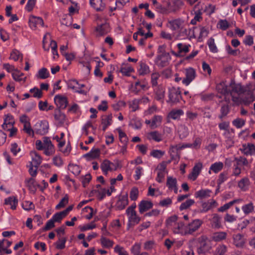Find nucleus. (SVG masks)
I'll return each mask as SVG.
<instances>
[{"mask_svg":"<svg viewBox=\"0 0 255 255\" xmlns=\"http://www.w3.org/2000/svg\"><path fill=\"white\" fill-rule=\"evenodd\" d=\"M216 89L219 93L225 96V100L227 102L230 101L229 95L234 104L237 105L242 103L248 105L254 101V88L250 84L244 87L240 84L232 82L229 85L225 82H222L217 85Z\"/></svg>","mask_w":255,"mask_h":255,"instance_id":"1","label":"nucleus"},{"mask_svg":"<svg viewBox=\"0 0 255 255\" xmlns=\"http://www.w3.org/2000/svg\"><path fill=\"white\" fill-rule=\"evenodd\" d=\"M178 217L173 215L168 218L166 221V227L172 230L175 234H180L183 235H187L186 226L182 221H177Z\"/></svg>","mask_w":255,"mask_h":255,"instance_id":"2","label":"nucleus"},{"mask_svg":"<svg viewBox=\"0 0 255 255\" xmlns=\"http://www.w3.org/2000/svg\"><path fill=\"white\" fill-rule=\"evenodd\" d=\"M96 22L97 26L96 28V31L99 36L104 35L110 32V25L107 22L106 19L103 18L99 15H97Z\"/></svg>","mask_w":255,"mask_h":255,"instance_id":"3","label":"nucleus"},{"mask_svg":"<svg viewBox=\"0 0 255 255\" xmlns=\"http://www.w3.org/2000/svg\"><path fill=\"white\" fill-rule=\"evenodd\" d=\"M168 98L167 101L168 103L173 104L179 102L181 99V92L178 89L171 87L168 90Z\"/></svg>","mask_w":255,"mask_h":255,"instance_id":"4","label":"nucleus"},{"mask_svg":"<svg viewBox=\"0 0 255 255\" xmlns=\"http://www.w3.org/2000/svg\"><path fill=\"white\" fill-rule=\"evenodd\" d=\"M126 213L128 219V229L137 224L139 222L140 219L137 216L135 210H133L131 208H128L126 210Z\"/></svg>","mask_w":255,"mask_h":255,"instance_id":"5","label":"nucleus"},{"mask_svg":"<svg viewBox=\"0 0 255 255\" xmlns=\"http://www.w3.org/2000/svg\"><path fill=\"white\" fill-rule=\"evenodd\" d=\"M203 222L200 219H195L186 226L187 235H191L198 231L203 224Z\"/></svg>","mask_w":255,"mask_h":255,"instance_id":"6","label":"nucleus"},{"mask_svg":"<svg viewBox=\"0 0 255 255\" xmlns=\"http://www.w3.org/2000/svg\"><path fill=\"white\" fill-rule=\"evenodd\" d=\"M153 87L154 99L163 103L165 97V88L162 85H159Z\"/></svg>","mask_w":255,"mask_h":255,"instance_id":"7","label":"nucleus"},{"mask_svg":"<svg viewBox=\"0 0 255 255\" xmlns=\"http://www.w3.org/2000/svg\"><path fill=\"white\" fill-rule=\"evenodd\" d=\"M43 149H44V153L46 155H52L55 152L54 146L48 137H43Z\"/></svg>","mask_w":255,"mask_h":255,"instance_id":"8","label":"nucleus"},{"mask_svg":"<svg viewBox=\"0 0 255 255\" xmlns=\"http://www.w3.org/2000/svg\"><path fill=\"white\" fill-rule=\"evenodd\" d=\"M44 24L43 19L40 17L31 16L29 19V25L30 27L35 30L39 27H42Z\"/></svg>","mask_w":255,"mask_h":255,"instance_id":"9","label":"nucleus"},{"mask_svg":"<svg viewBox=\"0 0 255 255\" xmlns=\"http://www.w3.org/2000/svg\"><path fill=\"white\" fill-rule=\"evenodd\" d=\"M170 59V56L169 54H163L158 55L155 62L158 66L164 67L167 66Z\"/></svg>","mask_w":255,"mask_h":255,"instance_id":"10","label":"nucleus"},{"mask_svg":"<svg viewBox=\"0 0 255 255\" xmlns=\"http://www.w3.org/2000/svg\"><path fill=\"white\" fill-rule=\"evenodd\" d=\"M183 21L180 18H177L172 20H168L167 26L172 30L176 31L178 29H182V25Z\"/></svg>","mask_w":255,"mask_h":255,"instance_id":"11","label":"nucleus"},{"mask_svg":"<svg viewBox=\"0 0 255 255\" xmlns=\"http://www.w3.org/2000/svg\"><path fill=\"white\" fill-rule=\"evenodd\" d=\"M186 77L182 80V83L186 85H188L195 78L196 73L194 69L189 68L185 70Z\"/></svg>","mask_w":255,"mask_h":255,"instance_id":"12","label":"nucleus"},{"mask_svg":"<svg viewBox=\"0 0 255 255\" xmlns=\"http://www.w3.org/2000/svg\"><path fill=\"white\" fill-rule=\"evenodd\" d=\"M54 102L57 106L61 109H65L68 104L67 98L65 96L58 95L55 96L54 98Z\"/></svg>","mask_w":255,"mask_h":255,"instance_id":"13","label":"nucleus"},{"mask_svg":"<svg viewBox=\"0 0 255 255\" xmlns=\"http://www.w3.org/2000/svg\"><path fill=\"white\" fill-rule=\"evenodd\" d=\"M202 167L203 165L202 163L198 162L195 164L192 169V172L188 176L189 178L193 181H195L200 174Z\"/></svg>","mask_w":255,"mask_h":255,"instance_id":"14","label":"nucleus"},{"mask_svg":"<svg viewBox=\"0 0 255 255\" xmlns=\"http://www.w3.org/2000/svg\"><path fill=\"white\" fill-rule=\"evenodd\" d=\"M166 186L169 190H173L175 193H177V179L175 178H173L171 176H168L167 178Z\"/></svg>","mask_w":255,"mask_h":255,"instance_id":"15","label":"nucleus"},{"mask_svg":"<svg viewBox=\"0 0 255 255\" xmlns=\"http://www.w3.org/2000/svg\"><path fill=\"white\" fill-rule=\"evenodd\" d=\"M30 155L32 158V161L30 163V165L38 167L42 161L41 156L35 151H31Z\"/></svg>","mask_w":255,"mask_h":255,"instance_id":"16","label":"nucleus"},{"mask_svg":"<svg viewBox=\"0 0 255 255\" xmlns=\"http://www.w3.org/2000/svg\"><path fill=\"white\" fill-rule=\"evenodd\" d=\"M90 4L97 11H103L106 7V4L103 0H90Z\"/></svg>","mask_w":255,"mask_h":255,"instance_id":"17","label":"nucleus"},{"mask_svg":"<svg viewBox=\"0 0 255 255\" xmlns=\"http://www.w3.org/2000/svg\"><path fill=\"white\" fill-rule=\"evenodd\" d=\"M173 5L170 1L167 2V7L170 12H175L183 5V2L180 0H172Z\"/></svg>","mask_w":255,"mask_h":255,"instance_id":"18","label":"nucleus"},{"mask_svg":"<svg viewBox=\"0 0 255 255\" xmlns=\"http://www.w3.org/2000/svg\"><path fill=\"white\" fill-rule=\"evenodd\" d=\"M153 204L151 201L142 200L139 203V212L143 213L152 207Z\"/></svg>","mask_w":255,"mask_h":255,"instance_id":"19","label":"nucleus"},{"mask_svg":"<svg viewBox=\"0 0 255 255\" xmlns=\"http://www.w3.org/2000/svg\"><path fill=\"white\" fill-rule=\"evenodd\" d=\"M227 236V234L225 232H218L214 233L211 238L214 242H219L225 240Z\"/></svg>","mask_w":255,"mask_h":255,"instance_id":"20","label":"nucleus"},{"mask_svg":"<svg viewBox=\"0 0 255 255\" xmlns=\"http://www.w3.org/2000/svg\"><path fill=\"white\" fill-rule=\"evenodd\" d=\"M234 244L238 248H242L245 244V240L243 235L240 234L233 236Z\"/></svg>","mask_w":255,"mask_h":255,"instance_id":"21","label":"nucleus"},{"mask_svg":"<svg viewBox=\"0 0 255 255\" xmlns=\"http://www.w3.org/2000/svg\"><path fill=\"white\" fill-rule=\"evenodd\" d=\"M147 138L149 140H153L157 142L162 140V134L157 131H151L147 134Z\"/></svg>","mask_w":255,"mask_h":255,"instance_id":"22","label":"nucleus"},{"mask_svg":"<svg viewBox=\"0 0 255 255\" xmlns=\"http://www.w3.org/2000/svg\"><path fill=\"white\" fill-rule=\"evenodd\" d=\"M240 150L245 154L248 155L254 153L255 151V146L253 144L248 143V144L243 145Z\"/></svg>","mask_w":255,"mask_h":255,"instance_id":"23","label":"nucleus"},{"mask_svg":"<svg viewBox=\"0 0 255 255\" xmlns=\"http://www.w3.org/2000/svg\"><path fill=\"white\" fill-rule=\"evenodd\" d=\"M114 164L108 160H105L101 165V168L102 171L107 174L108 171L113 170Z\"/></svg>","mask_w":255,"mask_h":255,"instance_id":"24","label":"nucleus"},{"mask_svg":"<svg viewBox=\"0 0 255 255\" xmlns=\"http://www.w3.org/2000/svg\"><path fill=\"white\" fill-rule=\"evenodd\" d=\"M14 121L13 118L11 115H7L4 119V122L2 125L3 129L6 130L7 128H11L13 127Z\"/></svg>","mask_w":255,"mask_h":255,"instance_id":"25","label":"nucleus"},{"mask_svg":"<svg viewBox=\"0 0 255 255\" xmlns=\"http://www.w3.org/2000/svg\"><path fill=\"white\" fill-rule=\"evenodd\" d=\"M211 191L209 189L201 190L195 193V197L200 199L206 198L210 196Z\"/></svg>","mask_w":255,"mask_h":255,"instance_id":"26","label":"nucleus"},{"mask_svg":"<svg viewBox=\"0 0 255 255\" xmlns=\"http://www.w3.org/2000/svg\"><path fill=\"white\" fill-rule=\"evenodd\" d=\"M17 200L14 196H11L6 198L4 200V204L10 205V208L12 210H15L17 205Z\"/></svg>","mask_w":255,"mask_h":255,"instance_id":"27","label":"nucleus"},{"mask_svg":"<svg viewBox=\"0 0 255 255\" xmlns=\"http://www.w3.org/2000/svg\"><path fill=\"white\" fill-rule=\"evenodd\" d=\"M221 218L216 214L213 215L211 220L212 227L215 229H219L221 227Z\"/></svg>","mask_w":255,"mask_h":255,"instance_id":"28","label":"nucleus"},{"mask_svg":"<svg viewBox=\"0 0 255 255\" xmlns=\"http://www.w3.org/2000/svg\"><path fill=\"white\" fill-rule=\"evenodd\" d=\"M54 118L60 123H63L65 120V115L59 109H57L54 112Z\"/></svg>","mask_w":255,"mask_h":255,"instance_id":"29","label":"nucleus"},{"mask_svg":"<svg viewBox=\"0 0 255 255\" xmlns=\"http://www.w3.org/2000/svg\"><path fill=\"white\" fill-rule=\"evenodd\" d=\"M36 77L38 79H45L49 77V73L45 68H42L39 70Z\"/></svg>","mask_w":255,"mask_h":255,"instance_id":"30","label":"nucleus"},{"mask_svg":"<svg viewBox=\"0 0 255 255\" xmlns=\"http://www.w3.org/2000/svg\"><path fill=\"white\" fill-rule=\"evenodd\" d=\"M128 204V200L127 196H123L117 203V207L120 210L124 209Z\"/></svg>","mask_w":255,"mask_h":255,"instance_id":"31","label":"nucleus"},{"mask_svg":"<svg viewBox=\"0 0 255 255\" xmlns=\"http://www.w3.org/2000/svg\"><path fill=\"white\" fill-rule=\"evenodd\" d=\"M112 121L111 115L104 117L102 119V124L103 125V130L105 131L107 127L111 125Z\"/></svg>","mask_w":255,"mask_h":255,"instance_id":"32","label":"nucleus"},{"mask_svg":"<svg viewBox=\"0 0 255 255\" xmlns=\"http://www.w3.org/2000/svg\"><path fill=\"white\" fill-rule=\"evenodd\" d=\"M178 132L180 138H184L188 134V128L185 125H181L178 127Z\"/></svg>","mask_w":255,"mask_h":255,"instance_id":"33","label":"nucleus"},{"mask_svg":"<svg viewBox=\"0 0 255 255\" xmlns=\"http://www.w3.org/2000/svg\"><path fill=\"white\" fill-rule=\"evenodd\" d=\"M162 117L160 116H154L151 120V124L150 127L152 129L157 128L160 124Z\"/></svg>","mask_w":255,"mask_h":255,"instance_id":"34","label":"nucleus"},{"mask_svg":"<svg viewBox=\"0 0 255 255\" xmlns=\"http://www.w3.org/2000/svg\"><path fill=\"white\" fill-rule=\"evenodd\" d=\"M183 114L184 112L182 110H173L170 112L169 116L171 118L176 120L179 119L181 115H183Z\"/></svg>","mask_w":255,"mask_h":255,"instance_id":"35","label":"nucleus"},{"mask_svg":"<svg viewBox=\"0 0 255 255\" xmlns=\"http://www.w3.org/2000/svg\"><path fill=\"white\" fill-rule=\"evenodd\" d=\"M9 59L13 60L14 61H16L18 59H20L21 60L22 59V55L19 52V51L14 49L10 53Z\"/></svg>","mask_w":255,"mask_h":255,"instance_id":"36","label":"nucleus"},{"mask_svg":"<svg viewBox=\"0 0 255 255\" xmlns=\"http://www.w3.org/2000/svg\"><path fill=\"white\" fill-rule=\"evenodd\" d=\"M101 243L104 247L107 248L112 247L114 245V242L112 241L107 239L103 236L101 238Z\"/></svg>","mask_w":255,"mask_h":255,"instance_id":"37","label":"nucleus"},{"mask_svg":"<svg viewBox=\"0 0 255 255\" xmlns=\"http://www.w3.org/2000/svg\"><path fill=\"white\" fill-rule=\"evenodd\" d=\"M100 154V150L98 148H96L92 150L90 152L85 155V157H90L94 159L97 158L99 156Z\"/></svg>","mask_w":255,"mask_h":255,"instance_id":"38","label":"nucleus"},{"mask_svg":"<svg viewBox=\"0 0 255 255\" xmlns=\"http://www.w3.org/2000/svg\"><path fill=\"white\" fill-rule=\"evenodd\" d=\"M223 167V163L221 162H216L213 164L210 167V170H212L215 173H218L221 171Z\"/></svg>","mask_w":255,"mask_h":255,"instance_id":"39","label":"nucleus"},{"mask_svg":"<svg viewBox=\"0 0 255 255\" xmlns=\"http://www.w3.org/2000/svg\"><path fill=\"white\" fill-rule=\"evenodd\" d=\"M249 184L250 182L249 179L247 178H245L239 182L238 186L242 190H246L248 187Z\"/></svg>","mask_w":255,"mask_h":255,"instance_id":"40","label":"nucleus"},{"mask_svg":"<svg viewBox=\"0 0 255 255\" xmlns=\"http://www.w3.org/2000/svg\"><path fill=\"white\" fill-rule=\"evenodd\" d=\"M240 201V199H236L232 201L227 204H225L224 206L221 207L218 209L219 212H224L226 210L228 209L230 207L236 203H238Z\"/></svg>","mask_w":255,"mask_h":255,"instance_id":"41","label":"nucleus"},{"mask_svg":"<svg viewBox=\"0 0 255 255\" xmlns=\"http://www.w3.org/2000/svg\"><path fill=\"white\" fill-rule=\"evenodd\" d=\"M149 73L148 66L144 63H140L139 73L140 75H144Z\"/></svg>","mask_w":255,"mask_h":255,"instance_id":"42","label":"nucleus"},{"mask_svg":"<svg viewBox=\"0 0 255 255\" xmlns=\"http://www.w3.org/2000/svg\"><path fill=\"white\" fill-rule=\"evenodd\" d=\"M227 251V247L224 245H219L215 251V255H224Z\"/></svg>","mask_w":255,"mask_h":255,"instance_id":"43","label":"nucleus"},{"mask_svg":"<svg viewBox=\"0 0 255 255\" xmlns=\"http://www.w3.org/2000/svg\"><path fill=\"white\" fill-rule=\"evenodd\" d=\"M207 240V238L204 236H201L198 239L199 242L201 244V247L198 249V253L199 254L203 253V248H204L206 245Z\"/></svg>","mask_w":255,"mask_h":255,"instance_id":"44","label":"nucleus"},{"mask_svg":"<svg viewBox=\"0 0 255 255\" xmlns=\"http://www.w3.org/2000/svg\"><path fill=\"white\" fill-rule=\"evenodd\" d=\"M48 125L46 122H43L40 125V128L37 129V132L40 134H44L47 132Z\"/></svg>","mask_w":255,"mask_h":255,"instance_id":"45","label":"nucleus"},{"mask_svg":"<svg viewBox=\"0 0 255 255\" xmlns=\"http://www.w3.org/2000/svg\"><path fill=\"white\" fill-rule=\"evenodd\" d=\"M25 182L26 186L30 190L32 191L35 190V180L34 178H30L26 179Z\"/></svg>","mask_w":255,"mask_h":255,"instance_id":"46","label":"nucleus"},{"mask_svg":"<svg viewBox=\"0 0 255 255\" xmlns=\"http://www.w3.org/2000/svg\"><path fill=\"white\" fill-rule=\"evenodd\" d=\"M160 77V74L159 73L155 72L151 74V82L152 87L158 86L157 80Z\"/></svg>","mask_w":255,"mask_h":255,"instance_id":"47","label":"nucleus"},{"mask_svg":"<svg viewBox=\"0 0 255 255\" xmlns=\"http://www.w3.org/2000/svg\"><path fill=\"white\" fill-rule=\"evenodd\" d=\"M195 203L194 200L188 199L186 202L182 203L180 206V210H183L186 209L190 207Z\"/></svg>","mask_w":255,"mask_h":255,"instance_id":"48","label":"nucleus"},{"mask_svg":"<svg viewBox=\"0 0 255 255\" xmlns=\"http://www.w3.org/2000/svg\"><path fill=\"white\" fill-rule=\"evenodd\" d=\"M12 76L13 78L16 81H25V78L24 79L21 78V76H23V74L19 72L18 71L16 70L14 72L12 73Z\"/></svg>","mask_w":255,"mask_h":255,"instance_id":"49","label":"nucleus"},{"mask_svg":"<svg viewBox=\"0 0 255 255\" xmlns=\"http://www.w3.org/2000/svg\"><path fill=\"white\" fill-rule=\"evenodd\" d=\"M245 124V121L242 119L237 118L233 121V125L237 128H241Z\"/></svg>","mask_w":255,"mask_h":255,"instance_id":"50","label":"nucleus"},{"mask_svg":"<svg viewBox=\"0 0 255 255\" xmlns=\"http://www.w3.org/2000/svg\"><path fill=\"white\" fill-rule=\"evenodd\" d=\"M66 216L65 215L63 212L62 211L54 214L52 217V219L54 221V222H60L61 220Z\"/></svg>","mask_w":255,"mask_h":255,"instance_id":"51","label":"nucleus"},{"mask_svg":"<svg viewBox=\"0 0 255 255\" xmlns=\"http://www.w3.org/2000/svg\"><path fill=\"white\" fill-rule=\"evenodd\" d=\"M189 45H184L182 43H178L177 47L179 49V53H186L189 52Z\"/></svg>","mask_w":255,"mask_h":255,"instance_id":"52","label":"nucleus"},{"mask_svg":"<svg viewBox=\"0 0 255 255\" xmlns=\"http://www.w3.org/2000/svg\"><path fill=\"white\" fill-rule=\"evenodd\" d=\"M124 75L128 76L130 73L133 71V69L131 67H122L120 71Z\"/></svg>","mask_w":255,"mask_h":255,"instance_id":"53","label":"nucleus"},{"mask_svg":"<svg viewBox=\"0 0 255 255\" xmlns=\"http://www.w3.org/2000/svg\"><path fill=\"white\" fill-rule=\"evenodd\" d=\"M141 245L135 244L131 248V252L133 255H138L140 253Z\"/></svg>","mask_w":255,"mask_h":255,"instance_id":"54","label":"nucleus"},{"mask_svg":"<svg viewBox=\"0 0 255 255\" xmlns=\"http://www.w3.org/2000/svg\"><path fill=\"white\" fill-rule=\"evenodd\" d=\"M30 92L33 94V96L35 98H40L42 96V91L37 88L30 89Z\"/></svg>","mask_w":255,"mask_h":255,"instance_id":"55","label":"nucleus"},{"mask_svg":"<svg viewBox=\"0 0 255 255\" xmlns=\"http://www.w3.org/2000/svg\"><path fill=\"white\" fill-rule=\"evenodd\" d=\"M114 251L116 253H118L119 255H128V253L125 249L119 245H117L115 247Z\"/></svg>","mask_w":255,"mask_h":255,"instance_id":"56","label":"nucleus"},{"mask_svg":"<svg viewBox=\"0 0 255 255\" xmlns=\"http://www.w3.org/2000/svg\"><path fill=\"white\" fill-rule=\"evenodd\" d=\"M254 206L253 204L251 203L248 204H247L242 207V209L244 212L246 214H248L252 212L254 210Z\"/></svg>","mask_w":255,"mask_h":255,"instance_id":"57","label":"nucleus"},{"mask_svg":"<svg viewBox=\"0 0 255 255\" xmlns=\"http://www.w3.org/2000/svg\"><path fill=\"white\" fill-rule=\"evenodd\" d=\"M68 203V196L66 195L59 202V204L56 206L57 209H59L65 206Z\"/></svg>","mask_w":255,"mask_h":255,"instance_id":"58","label":"nucleus"},{"mask_svg":"<svg viewBox=\"0 0 255 255\" xmlns=\"http://www.w3.org/2000/svg\"><path fill=\"white\" fill-rule=\"evenodd\" d=\"M138 195V190L136 187H133L131 189L130 192V198L131 200L137 199Z\"/></svg>","mask_w":255,"mask_h":255,"instance_id":"59","label":"nucleus"},{"mask_svg":"<svg viewBox=\"0 0 255 255\" xmlns=\"http://www.w3.org/2000/svg\"><path fill=\"white\" fill-rule=\"evenodd\" d=\"M22 208L25 210H30L34 208V205L32 202L25 201L22 203Z\"/></svg>","mask_w":255,"mask_h":255,"instance_id":"60","label":"nucleus"},{"mask_svg":"<svg viewBox=\"0 0 255 255\" xmlns=\"http://www.w3.org/2000/svg\"><path fill=\"white\" fill-rule=\"evenodd\" d=\"M208 44L210 49L213 52H217V48L215 44L214 39L212 38H210L208 41Z\"/></svg>","mask_w":255,"mask_h":255,"instance_id":"61","label":"nucleus"},{"mask_svg":"<svg viewBox=\"0 0 255 255\" xmlns=\"http://www.w3.org/2000/svg\"><path fill=\"white\" fill-rule=\"evenodd\" d=\"M66 242V238H60L58 240V241H57L56 243V248L58 249H63L65 246V243Z\"/></svg>","mask_w":255,"mask_h":255,"instance_id":"62","label":"nucleus"},{"mask_svg":"<svg viewBox=\"0 0 255 255\" xmlns=\"http://www.w3.org/2000/svg\"><path fill=\"white\" fill-rule=\"evenodd\" d=\"M155 7L161 13L167 14L170 12L167 6L165 7L159 3L155 6Z\"/></svg>","mask_w":255,"mask_h":255,"instance_id":"63","label":"nucleus"},{"mask_svg":"<svg viewBox=\"0 0 255 255\" xmlns=\"http://www.w3.org/2000/svg\"><path fill=\"white\" fill-rule=\"evenodd\" d=\"M218 25H219L220 29L225 30L229 27V24L226 20H220L218 23Z\"/></svg>","mask_w":255,"mask_h":255,"instance_id":"64","label":"nucleus"}]
</instances>
